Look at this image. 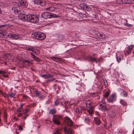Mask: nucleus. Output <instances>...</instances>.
I'll return each instance as SVG.
<instances>
[{"mask_svg": "<svg viewBox=\"0 0 134 134\" xmlns=\"http://www.w3.org/2000/svg\"><path fill=\"white\" fill-rule=\"evenodd\" d=\"M27 16L28 15L25 14L23 15H18V17L19 19H21L23 21L27 20L28 21Z\"/></svg>", "mask_w": 134, "mask_h": 134, "instance_id": "obj_11", "label": "nucleus"}, {"mask_svg": "<svg viewBox=\"0 0 134 134\" xmlns=\"http://www.w3.org/2000/svg\"><path fill=\"white\" fill-rule=\"evenodd\" d=\"M3 26V25H2L1 26L0 25V28L1 27H2Z\"/></svg>", "mask_w": 134, "mask_h": 134, "instance_id": "obj_63", "label": "nucleus"}, {"mask_svg": "<svg viewBox=\"0 0 134 134\" xmlns=\"http://www.w3.org/2000/svg\"><path fill=\"white\" fill-rule=\"evenodd\" d=\"M29 58H28V59H26L23 58V59L22 60V61L23 62V63L26 62L30 64H33L34 63V62L33 60H29Z\"/></svg>", "mask_w": 134, "mask_h": 134, "instance_id": "obj_12", "label": "nucleus"}, {"mask_svg": "<svg viewBox=\"0 0 134 134\" xmlns=\"http://www.w3.org/2000/svg\"><path fill=\"white\" fill-rule=\"evenodd\" d=\"M131 50L129 48H127V50L126 52H125V54L126 55H127L131 53Z\"/></svg>", "mask_w": 134, "mask_h": 134, "instance_id": "obj_34", "label": "nucleus"}, {"mask_svg": "<svg viewBox=\"0 0 134 134\" xmlns=\"http://www.w3.org/2000/svg\"><path fill=\"white\" fill-rule=\"evenodd\" d=\"M86 107L87 108H89V109H92L94 107L92 106L91 103H89L88 104L86 105Z\"/></svg>", "mask_w": 134, "mask_h": 134, "instance_id": "obj_25", "label": "nucleus"}, {"mask_svg": "<svg viewBox=\"0 0 134 134\" xmlns=\"http://www.w3.org/2000/svg\"><path fill=\"white\" fill-rule=\"evenodd\" d=\"M22 114L21 113H19L18 114V116L20 117L22 116Z\"/></svg>", "mask_w": 134, "mask_h": 134, "instance_id": "obj_51", "label": "nucleus"}, {"mask_svg": "<svg viewBox=\"0 0 134 134\" xmlns=\"http://www.w3.org/2000/svg\"><path fill=\"white\" fill-rule=\"evenodd\" d=\"M94 120L96 123L97 125H99L101 122L100 119L98 118H94Z\"/></svg>", "mask_w": 134, "mask_h": 134, "instance_id": "obj_23", "label": "nucleus"}, {"mask_svg": "<svg viewBox=\"0 0 134 134\" xmlns=\"http://www.w3.org/2000/svg\"><path fill=\"white\" fill-rule=\"evenodd\" d=\"M42 16L45 19L50 18H52L59 17L55 14H52L48 12H44L42 13Z\"/></svg>", "mask_w": 134, "mask_h": 134, "instance_id": "obj_2", "label": "nucleus"}, {"mask_svg": "<svg viewBox=\"0 0 134 134\" xmlns=\"http://www.w3.org/2000/svg\"><path fill=\"white\" fill-rule=\"evenodd\" d=\"M25 57V59L24 58V59H28L27 58H28V56L27 55H25V57ZM22 58H23V57Z\"/></svg>", "mask_w": 134, "mask_h": 134, "instance_id": "obj_50", "label": "nucleus"}, {"mask_svg": "<svg viewBox=\"0 0 134 134\" xmlns=\"http://www.w3.org/2000/svg\"><path fill=\"white\" fill-rule=\"evenodd\" d=\"M27 50L28 51H31L32 52H34V50L32 48H27Z\"/></svg>", "mask_w": 134, "mask_h": 134, "instance_id": "obj_37", "label": "nucleus"}, {"mask_svg": "<svg viewBox=\"0 0 134 134\" xmlns=\"http://www.w3.org/2000/svg\"><path fill=\"white\" fill-rule=\"evenodd\" d=\"M101 109L102 110L105 111L108 110V109L107 108L106 106L105 105L102 106Z\"/></svg>", "mask_w": 134, "mask_h": 134, "instance_id": "obj_29", "label": "nucleus"}, {"mask_svg": "<svg viewBox=\"0 0 134 134\" xmlns=\"http://www.w3.org/2000/svg\"><path fill=\"white\" fill-rule=\"evenodd\" d=\"M7 32L3 29H1L0 30V36L3 37L7 35Z\"/></svg>", "mask_w": 134, "mask_h": 134, "instance_id": "obj_15", "label": "nucleus"}, {"mask_svg": "<svg viewBox=\"0 0 134 134\" xmlns=\"http://www.w3.org/2000/svg\"><path fill=\"white\" fill-rule=\"evenodd\" d=\"M125 3L126 4H130L131 3V1L130 0L128 1V0H127L126 2H125Z\"/></svg>", "mask_w": 134, "mask_h": 134, "instance_id": "obj_42", "label": "nucleus"}, {"mask_svg": "<svg viewBox=\"0 0 134 134\" xmlns=\"http://www.w3.org/2000/svg\"><path fill=\"white\" fill-rule=\"evenodd\" d=\"M19 129L20 130H22L23 129V128L21 127H19Z\"/></svg>", "mask_w": 134, "mask_h": 134, "instance_id": "obj_58", "label": "nucleus"}, {"mask_svg": "<svg viewBox=\"0 0 134 134\" xmlns=\"http://www.w3.org/2000/svg\"><path fill=\"white\" fill-rule=\"evenodd\" d=\"M15 95V94H13V93H11V94L9 95V96L12 98L14 97Z\"/></svg>", "mask_w": 134, "mask_h": 134, "instance_id": "obj_43", "label": "nucleus"}, {"mask_svg": "<svg viewBox=\"0 0 134 134\" xmlns=\"http://www.w3.org/2000/svg\"><path fill=\"white\" fill-rule=\"evenodd\" d=\"M51 79H48L47 80V81L49 82H50V81H53L54 80H55V79L53 78H52V77H51Z\"/></svg>", "mask_w": 134, "mask_h": 134, "instance_id": "obj_39", "label": "nucleus"}, {"mask_svg": "<svg viewBox=\"0 0 134 134\" xmlns=\"http://www.w3.org/2000/svg\"><path fill=\"white\" fill-rule=\"evenodd\" d=\"M57 37L58 39L60 41L63 40L65 38V35H62L61 34H59L57 35Z\"/></svg>", "mask_w": 134, "mask_h": 134, "instance_id": "obj_21", "label": "nucleus"}, {"mask_svg": "<svg viewBox=\"0 0 134 134\" xmlns=\"http://www.w3.org/2000/svg\"><path fill=\"white\" fill-rule=\"evenodd\" d=\"M64 129L65 134H73L72 130L70 128L65 127Z\"/></svg>", "mask_w": 134, "mask_h": 134, "instance_id": "obj_8", "label": "nucleus"}, {"mask_svg": "<svg viewBox=\"0 0 134 134\" xmlns=\"http://www.w3.org/2000/svg\"><path fill=\"white\" fill-rule=\"evenodd\" d=\"M89 60L90 62H95L96 63L98 62V61L97 59L94 58L91 56H89Z\"/></svg>", "mask_w": 134, "mask_h": 134, "instance_id": "obj_17", "label": "nucleus"}, {"mask_svg": "<svg viewBox=\"0 0 134 134\" xmlns=\"http://www.w3.org/2000/svg\"><path fill=\"white\" fill-rule=\"evenodd\" d=\"M97 36H100L101 38H100L99 37H98V40H101L102 39H103V38H102L103 36V35L102 34H99H99H98Z\"/></svg>", "mask_w": 134, "mask_h": 134, "instance_id": "obj_31", "label": "nucleus"}, {"mask_svg": "<svg viewBox=\"0 0 134 134\" xmlns=\"http://www.w3.org/2000/svg\"><path fill=\"white\" fill-rule=\"evenodd\" d=\"M82 107L79 106H78L75 110L76 112L77 113H79L82 112Z\"/></svg>", "mask_w": 134, "mask_h": 134, "instance_id": "obj_19", "label": "nucleus"}, {"mask_svg": "<svg viewBox=\"0 0 134 134\" xmlns=\"http://www.w3.org/2000/svg\"><path fill=\"white\" fill-rule=\"evenodd\" d=\"M6 72L5 71L2 70H0V74H4L6 73Z\"/></svg>", "mask_w": 134, "mask_h": 134, "instance_id": "obj_40", "label": "nucleus"}, {"mask_svg": "<svg viewBox=\"0 0 134 134\" xmlns=\"http://www.w3.org/2000/svg\"><path fill=\"white\" fill-rule=\"evenodd\" d=\"M123 57L122 56H116V59L118 63L121 61Z\"/></svg>", "mask_w": 134, "mask_h": 134, "instance_id": "obj_26", "label": "nucleus"}, {"mask_svg": "<svg viewBox=\"0 0 134 134\" xmlns=\"http://www.w3.org/2000/svg\"><path fill=\"white\" fill-rule=\"evenodd\" d=\"M25 12L24 10L20 8L19 14V15H25Z\"/></svg>", "mask_w": 134, "mask_h": 134, "instance_id": "obj_27", "label": "nucleus"}, {"mask_svg": "<svg viewBox=\"0 0 134 134\" xmlns=\"http://www.w3.org/2000/svg\"><path fill=\"white\" fill-rule=\"evenodd\" d=\"M95 114H96V115H99V114L98 112V111H96V112H95Z\"/></svg>", "mask_w": 134, "mask_h": 134, "instance_id": "obj_56", "label": "nucleus"}, {"mask_svg": "<svg viewBox=\"0 0 134 134\" xmlns=\"http://www.w3.org/2000/svg\"><path fill=\"white\" fill-rule=\"evenodd\" d=\"M65 124L69 126H72L73 122L68 117H66L64 119Z\"/></svg>", "mask_w": 134, "mask_h": 134, "instance_id": "obj_5", "label": "nucleus"}, {"mask_svg": "<svg viewBox=\"0 0 134 134\" xmlns=\"http://www.w3.org/2000/svg\"><path fill=\"white\" fill-rule=\"evenodd\" d=\"M59 91V90H58V91H57V92H56V93H57H57H59V91Z\"/></svg>", "mask_w": 134, "mask_h": 134, "instance_id": "obj_61", "label": "nucleus"}, {"mask_svg": "<svg viewBox=\"0 0 134 134\" xmlns=\"http://www.w3.org/2000/svg\"><path fill=\"white\" fill-rule=\"evenodd\" d=\"M88 111L89 114L91 116H92V114L94 113L93 108L89 109H87Z\"/></svg>", "mask_w": 134, "mask_h": 134, "instance_id": "obj_24", "label": "nucleus"}, {"mask_svg": "<svg viewBox=\"0 0 134 134\" xmlns=\"http://www.w3.org/2000/svg\"><path fill=\"white\" fill-rule=\"evenodd\" d=\"M35 94L37 97H39V98H43V96L42 95L40 92L36 90L34 91Z\"/></svg>", "mask_w": 134, "mask_h": 134, "instance_id": "obj_13", "label": "nucleus"}, {"mask_svg": "<svg viewBox=\"0 0 134 134\" xmlns=\"http://www.w3.org/2000/svg\"><path fill=\"white\" fill-rule=\"evenodd\" d=\"M56 112V110L54 109L51 110L49 112V114H54Z\"/></svg>", "mask_w": 134, "mask_h": 134, "instance_id": "obj_33", "label": "nucleus"}, {"mask_svg": "<svg viewBox=\"0 0 134 134\" xmlns=\"http://www.w3.org/2000/svg\"><path fill=\"white\" fill-rule=\"evenodd\" d=\"M53 7H49L48 8H46L45 10H46L47 11H48L49 10L50 11H52L53 9Z\"/></svg>", "mask_w": 134, "mask_h": 134, "instance_id": "obj_36", "label": "nucleus"}, {"mask_svg": "<svg viewBox=\"0 0 134 134\" xmlns=\"http://www.w3.org/2000/svg\"><path fill=\"white\" fill-rule=\"evenodd\" d=\"M85 121L87 122H88L90 121V120L89 119V118L87 117H86L85 118Z\"/></svg>", "mask_w": 134, "mask_h": 134, "instance_id": "obj_46", "label": "nucleus"}, {"mask_svg": "<svg viewBox=\"0 0 134 134\" xmlns=\"http://www.w3.org/2000/svg\"><path fill=\"white\" fill-rule=\"evenodd\" d=\"M14 13L17 14H19L20 8H15L13 9Z\"/></svg>", "mask_w": 134, "mask_h": 134, "instance_id": "obj_22", "label": "nucleus"}, {"mask_svg": "<svg viewBox=\"0 0 134 134\" xmlns=\"http://www.w3.org/2000/svg\"><path fill=\"white\" fill-rule=\"evenodd\" d=\"M86 0H81V2H84Z\"/></svg>", "mask_w": 134, "mask_h": 134, "instance_id": "obj_62", "label": "nucleus"}, {"mask_svg": "<svg viewBox=\"0 0 134 134\" xmlns=\"http://www.w3.org/2000/svg\"><path fill=\"white\" fill-rule=\"evenodd\" d=\"M36 104H35V103H33L32 104V107H34V106H36Z\"/></svg>", "mask_w": 134, "mask_h": 134, "instance_id": "obj_60", "label": "nucleus"}, {"mask_svg": "<svg viewBox=\"0 0 134 134\" xmlns=\"http://www.w3.org/2000/svg\"><path fill=\"white\" fill-rule=\"evenodd\" d=\"M17 1L19 6H22L25 7H27V4L26 0H17Z\"/></svg>", "mask_w": 134, "mask_h": 134, "instance_id": "obj_6", "label": "nucleus"}, {"mask_svg": "<svg viewBox=\"0 0 134 134\" xmlns=\"http://www.w3.org/2000/svg\"><path fill=\"white\" fill-rule=\"evenodd\" d=\"M60 101L59 99H57L54 102V105H58L60 102Z\"/></svg>", "mask_w": 134, "mask_h": 134, "instance_id": "obj_35", "label": "nucleus"}, {"mask_svg": "<svg viewBox=\"0 0 134 134\" xmlns=\"http://www.w3.org/2000/svg\"><path fill=\"white\" fill-rule=\"evenodd\" d=\"M121 93V94L122 95V93H123V92L125 91L124 90L121 89V88H119L118 90Z\"/></svg>", "mask_w": 134, "mask_h": 134, "instance_id": "obj_38", "label": "nucleus"}, {"mask_svg": "<svg viewBox=\"0 0 134 134\" xmlns=\"http://www.w3.org/2000/svg\"><path fill=\"white\" fill-rule=\"evenodd\" d=\"M92 103V101L91 100H88L86 102V105L88 104V103Z\"/></svg>", "mask_w": 134, "mask_h": 134, "instance_id": "obj_47", "label": "nucleus"}, {"mask_svg": "<svg viewBox=\"0 0 134 134\" xmlns=\"http://www.w3.org/2000/svg\"><path fill=\"white\" fill-rule=\"evenodd\" d=\"M80 7L85 9L88 8V7L87 4L84 3H81L80 5Z\"/></svg>", "mask_w": 134, "mask_h": 134, "instance_id": "obj_20", "label": "nucleus"}, {"mask_svg": "<svg viewBox=\"0 0 134 134\" xmlns=\"http://www.w3.org/2000/svg\"><path fill=\"white\" fill-rule=\"evenodd\" d=\"M4 74H3V76H4V77H8V75H4Z\"/></svg>", "mask_w": 134, "mask_h": 134, "instance_id": "obj_54", "label": "nucleus"}, {"mask_svg": "<svg viewBox=\"0 0 134 134\" xmlns=\"http://www.w3.org/2000/svg\"><path fill=\"white\" fill-rule=\"evenodd\" d=\"M120 103L123 105L125 106L127 105L126 103L122 99H121L120 101Z\"/></svg>", "mask_w": 134, "mask_h": 134, "instance_id": "obj_30", "label": "nucleus"}, {"mask_svg": "<svg viewBox=\"0 0 134 134\" xmlns=\"http://www.w3.org/2000/svg\"><path fill=\"white\" fill-rule=\"evenodd\" d=\"M62 117L61 115L54 116L52 121L55 124L59 125L61 124L60 120L62 118Z\"/></svg>", "mask_w": 134, "mask_h": 134, "instance_id": "obj_4", "label": "nucleus"}, {"mask_svg": "<svg viewBox=\"0 0 134 134\" xmlns=\"http://www.w3.org/2000/svg\"><path fill=\"white\" fill-rule=\"evenodd\" d=\"M41 76L42 77H43L45 79H48L52 77V76L51 75H50L49 74L41 75Z\"/></svg>", "mask_w": 134, "mask_h": 134, "instance_id": "obj_14", "label": "nucleus"}, {"mask_svg": "<svg viewBox=\"0 0 134 134\" xmlns=\"http://www.w3.org/2000/svg\"><path fill=\"white\" fill-rule=\"evenodd\" d=\"M20 108H19L18 109H17V111L19 113V112H21V111L20 110Z\"/></svg>", "mask_w": 134, "mask_h": 134, "instance_id": "obj_53", "label": "nucleus"}, {"mask_svg": "<svg viewBox=\"0 0 134 134\" xmlns=\"http://www.w3.org/2000/svg\"><path fill=\"white\" fill-rule=\"evenodd\" d=\"M110 93V91H106L105 94L104 95V97L105 98H107L109 96Z\"/></svg>", "mask_w": 134, "mask_h": 134, "instance_id": "obj_28", "label": "nucleus"}, {"mask_svg": "<svg viewBox=\"0 0 134 134\" xmlns=\"http://www.w3.org/2000/svg\"><path fill=\"white\" fill-rule=\"evenodd\" d=\"M31 36L34 38L40 40H43L46 38L45 34L40 32H35L32 33Z\"/></svg>", "mask_w": 134, "mask_h": 134, "instance_id": "obj_1", "label": "nucleus"}, {"mask_svg": "<svg viewBox=\"0 0 134 134\" xmlns=\"http://www.w3.org/2000/svg\"><path fill=\"white\" fill-rule=\"evenodd\" d=\"M122 95H123V96L125 97H127L128 95V93L125 91L123 92V93H122Z\"/></svg>", "mask_w": 134, "mask_h": 134, "instance_id": "obj_32", "label": "nucleus"}, {"mask_svg": "<svg viewBox=\"0 0 134 134\" xmlns=\"http://www.w3.org/2000/svg\"><path fill=\"white\" fill-rule=\"evenodd\" d=\"M8 37L10 38H12L14 39H17L19 38V36L16 34H13L10 33L8 34Z\"/></svg>", "mask_w": 134, "mask_h": 134, "instance_id": "obj_10", "label": "nucleus"}, {"mask_svg": "<svg viewBox=\"0 0 134 134\" xmlns=\"http://www.w3.org/2000/svg\"><path fill=\"white\" fill-rule=\"evenodd\" d=\"M34 2L35 4L42 6L46 5V3L44 1L41 0H35L34 1Z\"/></svg>", "mask_w": 134, "mask_h": 134, "instance_id": "obj_9", "label": "nucleus"}, {"mask_svg": "<svg viewBox=\"0 0 134 134\" xmlns=\"http://www.w3.org/2000/svg\"><path fill=\"white\" fill-rule=\"evenodd\" d=\"M109 116L111 118H114L116 115L115 113L113 111H110L109 113Z\"/></svg>", "mask_w": 134, "mask_h": 134, "instance_id": "obj_18", "label": "nucleus"}, {"mask_svg": "<svg viewBox=\"0 0 134 134\" xmlns=\"http://www.w3.org/2000/svg\"><path fill=\"white\" fill-rule=\"evenodd\" d=\"M28 116V115H26L25 116H24V119H25L26 117H27V116Z\"/></svg>", "mask_w": 134, "mask_h": 134, "instance_id": "obj_59", "label": "nucleus"}, {"mask_svg": "<svg viewBox=\"0 0 134 134\" xmlns=\"http://www.w3.org/2000/svg\"><path fill=\"white\" fill-rule=\"evenodd\" d=\"M23 97L24 98H27V96L26 95H24L23 96Z\"/></svg>", "mask_w": 134, "mask_h": 134, "instance_id": "obj_57", "label": "nucleus"}, {"mask_svg": "<svg viewBox=\"0 0 134 134\" xmlns=\"http://www.w3.org/2000/svg\"><path fill=\"white\" fill-rule=\"evenodd\" d=\"M31 54L32 56L34 59L35 61L38 62H41L42 61L39 58L36 57L32 53H31Z\"/></svg>", "mask_w": 134, "mask_h": 134, "instance_id": "obj_16", "label": "nucleus"}, {"mask_svg": "<svg viewBox=\"0 0 134 134\" xmlns=\"http://www.w3.org/2000/svg\"><path fill=\"white\" fill-rule=\"evenodd\" d=\"M133 47V45H131L129 46L128 48L130 49L131 50Z\"/></svg>", "mask_w": 134, "mask_h": 134, "instance_id": "obj_44", "label": "nucleus"}, {"mask_svg": "<svg viewBox=\"0 0 134 134\" xmlns=\"http://www.w3.org/2000/svg\"><path fill=\"white\" fill-rule=\"evenodd\" d=\"M120 4H125V2H123V1L121 0V2H120Z\"/></svg>", "mask_w": 134, "mask_h": 134, "instance_id": "obj_52", "label": "nucleus"}, {"mask_svg": "<svg viewBox=\"0 0 134 134\" xmlns=\"http://www.w3.org/2000/svg\"><path fill=\"white\" fill-rule=\"evenodd\" d=\"M115 95L114 94H113L111 95L108 99L107 101L109 103H113L115 100Z\"/></svg>", "mask_w": 134, "mask_h": 134, "instance_id": "obj_7", "label": "nucleus"}, {"mask_svg": "<svg viewBox=\"0 0 134 134\" xmlns=\"http://www.w3.org/2000/svg\"><path fill=\"white\" fill-rule=\"evenodd\" d=\"M28 21H30L33 23H36L38 22V19L36 16L35 15H31V14L28 15L27 17Z\"/></svg>", "mask_w": 134, "mask_h": 134, "instance_id": "obj_3", "label": "nucleus"}, {"mask_svg": "<svg viewBox=\"0 0 134 134\" xmlns=\"http://www.w3.org/2000/svg\"><path fill=\"white\" fill-rule=\"evenodd\" d=\"M51 58H52V59H53V60L57 59H60V58H58L56 57H51Z\"/></svg>", "mask_w": 134, "mask_h": 134, "instance_id": "obj_48", "label": "nucleus"}, {"mask_svg": "<svg viewBox=\"0 0 134 134\" xmlns=\"http://www.w3.org/2000/svg\"><path fill=\"white\" fill-rule=\"evenodd\" d=\"M23 105H24V104H21L20 105V107L19 108L21 109L23 107Z\"/></svg>", "mask_w": 134, "mask_h": 134, "instance_id": "obj_55", "label": "nucleus"}, {"mask_svg": "<svg viewBox=\"0 0 134 134\" xmlns=\"http://www.w3.org/2000/svg\"><path fill=\"white\" fill-rule=\"evenodd\" d=\"M125 25L126 26L129 27H130L131 26V25L130 24H129L128 23H126L125 24Z\"/></svg>", "mask_w": 134, "mask_h": 134, "instance_id": "obj_49", "label": "nucleus"}, {"mask_svg": "<svg viewBox=\"0 0 134 134\" xmlns=\"http://www.w3.org/2000/svg\"><path fill=\"white\" fill-rule=\"evenodd\" d=\"M27 109H25L23 111V114H25V113H27Z\"/></svg>", "mask_w": 134, "mask_h": 134, "instance_id": "obj_45", "label": "nucleus"}, {"mask_svg": "<svg viewBox=\"0 0 134 134\" xmlns=\"http://www.w3.org/2000/svg\"><path fill=\"white\" fill-rule=\"evenodd\" d=\"M53 134H60V133L58 130H56L55 132V133H53Z\"/></svg>", "mask_w": 134, "mask_h": 134, "instance_id": "obj_41", "label": "nucleus"}, {"mask_svg": "<svg viewBox=\"0 0 134 134\" xmlns=\"http://www.w3.org/2000/svg\"><path fill=\"white\" fill-rule=\"evenodd\" d=\"M133 134H134V128L133 129Z\"/></svg>", "mask_w": 134, "mask_h": 134, "instance_id": "obj_64", "label": "nucleus"}]
</instances>
